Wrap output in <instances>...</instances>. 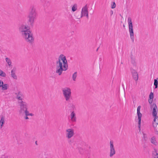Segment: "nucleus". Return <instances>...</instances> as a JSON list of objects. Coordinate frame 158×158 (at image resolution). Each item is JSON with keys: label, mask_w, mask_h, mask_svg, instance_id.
I'll return each mask as SVG.
<instances>
[{"label": "nucleus", "mask_w": 158, "mask_h": 158, "mask_svg": "<svg viewBox=\"0 0 158 158\" xmlns=\"http://www.w3.org/2000/svg\"><path fill=\"white\" fill-rule=\"evenodd\" d=\"M56 73L58 75H61L63 71H66L68 68L67 61L66 57L63 54L60 55L56 59Z\"/></svg>", "instance_id": "obj_1"}, {"label": "nucleus", "mask_w": 158, "mask_h": 158, "mask_svg": "<svg viewBox=\"0 0 158 158\" xmlns=\"http://www.w3.org/2000/svg\"><path fill=\"white\" fill-rule=\"evenodd\" d=\"M19 30L26 42L30 44H32L34 42V38L33 34L28 26L22 25L20 27Z\"/></svg>", "instance_id": "obj_2"}, {"label": "nucleus", "mask_w": 158, "mask_h": 158, "mask_svg": "<svg viewBox=\"0 0 158 158\" xmlns=\"http://www.w3.org/2000/svg\"><path fill=\"white\" fill-rule=\"evenodd\" d=\"M36 15L35 8L34 6L31 7L28 16V22L30 25H32L33 24Z\"/></svg>", "instance_id": "obj_3"}, {"label": "nucleus", "mask_w": 158, "mask_h": 158, "mask_svg": "<svg viewBox=\"0 0 158 158\" xmlns=\"http://www.w3.org/2000/svg\"><path fill=\"white\" fill-rule=\"evenodd\" d=\"M20 109L19 110V113L22 115L25 114L26 116L32 115L31 114H30L27 111V105L23 102H21L19 103Z\"/></svg>", "instance_id": "obj_4"}, {"label": "nucleus", "mask_w": 158, "mask_h": 158, "mask_svg": "<svg viewBox=\"0 0 158 158\" xmlns=\"http://www.w3.org/2000/svg\"><path fill=\"white\" fill-rule=\"evenodd\" d=\"M74 16L76 18L80 19L83 17H86L87 18L89 17L88 7L86 4L83 6L81 9L80 16H77L76 14H75Z\"/></svg>", "instance_id": "obj_5"}, {"label": "nucleus", "mask_w": 158, "mask_h": 158, "mask_svg": "<svg viewBox=\"0 0 158 158\" xmlns=\"http://www.w3.org/2000/svg\"><path fill=\"white\" fill-rule=\"evenodd\" d=\"M127 21L130 38L132 41L133 42L134 40V36L133 26L132 22L131 19V17H129L128 18Z\"/></svg>", "instance_id": "obj_6"}, {"label": "nucleus", "mask_w": 158, "mask_h": 158, "mask_svg": "<svg viewBox=\"0 0 158 158\" xmlns=\"http://www.w3.org/2000/svg\"><path fill=\"white\" fill-rule=\"evenodd\" d=\"M141 106H139L137 108V114L138 119V127L139 130H140L141 127V118L142 116V114L140 113V110L141 109Z\"/></svg>", "instance_id": "obj_7"}, {"label": "nucleus", "mask_w": 158, "mask_h": 158, "mask_svg": "<svg viewBox=\"0 0 158 158\" xmlns=\"http://www.w3.org/2000/svg\"><path fill=\"white\" fill-rule=\"evenodd\" d=\"M154 117V122L153 123V125L155 133L158 134V117L157 115L156 116H153Z\"/></svg>", "instance_id": "obj_8"}, {"label": "nucleus", "mask_w": 158, "mask_h": 158, "mask_svg": "<svg viewBox=\"0 0 158 158\" xmlns=\"http://www.w3.org/2000/svg\"><path fill=\"white\" fill-rule=\"evenodd\" d=\"M110 157H112L116 153L114 148V142L112 140H111L110 143Z\"/></svg>", "instance_id": "obj_9"}, {"label": "nucleus", "mask_w": 158, "mask_h": 158, "mask_svg": "<svg viewBox=\"0 0 158 158\" xmlns=\"http://www.w3.org/2000/svg\"><path fill=\"white\" fill-rule=\"evenodd\" d=\"M63 94L64 97L66 101L69 100V88L67 87L62 89Z\"/></svg>", "instance_id": "obj_10"}, {"label": "nucleus", "mask_w": 158, "mask_h": 158, "mask_svg": "<svg viewBox=\"0 0 158 158\" xmlns=\"http://www.w3.org/2000/svg\"><path fill=\"white\" fill-rule=\"evenodd\" d=\"M71 123L72 125H73V123L77 122V117L75 111H71L70 114Z\"/></svg>", "instance_id": "obj_11"}, {"label": "nucleus", "mask_w": 158, "mask_h": 158, "mask_svg": "<svg viewBox=\"0 0 158 158\" xmlns=\"http://www.w3.org/2000/svg\"><path fill=\"white\" fill-rule=\"evenodd\" d=\"M151 107L153 108L152 114L153 116H156L157 114V108L156 104L153 103L151 104Z\"/></svg>", "instance_id": "obj_12"}, {"label": "nucleus", "mask_w": 158, "mask_h": 158, "mask_svg": "<svg viewBox=\"0 0 158 158\" xmlns=\"http://www.w3.org/2000/svg\"><path fill=\"white\" fill-rule=\"evenodd\" d=\"M9 88V85L8 84H4L3 81L0 80V88L2 90H6Z\"/></svg>", "instance_id": "obj_13"}, {"label": "nucleus", "mask_w": 158, "mask_h": 158, "mask_svg": "<svg viewBox=\"0 0 158 158\" xmlns=\"http://www.w3.org/2000/svg\"><path fill=\"white\" fill-rule=\"evenodd\" d=\"M16 98L19 101V103H20L21 102H23L22 101V97L23 96L22 93L20 92H18L15 93Z\"/></svg>", "instance_id": "obj_14"}, {"label": "nucleus", "mask_w": 158, "mask_h": 158, "mask_svg": "<svg viewBox=\"0 0 158 158\" xmlns=\"http://www.w3.org/2000/svg\"><path fill=\"white\" fill-rule=\"evenodd\" d=\"M131 74L133 79L137 81L138 79V75L137 73L134 70L131 71Z\"/></svg>", "instance_id": "obj_15"}, {"label": "nucleus", "mask_w": 158, "mask_h": 158, "mask_svg": "<svg viewBox=\"0 0 158 158\" xmlns=\"http://www.w3.org/2000/svg\"><path fill=\"white\" fill-rule=\"evenodd\" d=\"M150 141L151 143L155 146H157L158 145V142L156 140V137L152 136L151 138Z\"/></svg>", "instance_id": "obj_16"}, {"label": "nucleus", "mask_w": 158, "mask_h": 158, "mask_svg": "<svg viewBox=\"0 0 158 158\" xmlns=\"http://www.w3.org/2000/svg\"><path fill=\"white\" fill-rule=\"evenodd\" d=\"M16 69L15 68H14L11 71V77L14 79H16L17 77L15 74V71Z\"/></svg>", "instance_id": "obj_17"}, {"label": "nucleus", "mask_w": 158, "mask_h": 158, "mask_svg": "<svg viewBox=\"0 0 158 158\" xmlns=\"http://www.w3.org/2000/svg\"><path fill=\"white\" fill-rule=\"evenodd\" d=\"M154 97L153 93L151 92L149 95V98L148 99V102L149 103L152 104L153 102V99Z\"/></svg>", "instance_id": "obj_18"}, {"label": "nucleus", "mask_w": 158, "mask_h": 158, "mask_svg": "<svg viewBox=\"0 0 158 158\" xmlns=\"http://www.w3.org/2000/svg\"><path fill=\"white\" fill-rule=\"evenodd\" d=\"M70 110H71V111H76V105L73 103H71L70 105Z\"/></svg>", "instance_id": "obj_19"}, {"label": "nucleus", "mask_w": 158, "mask_h": 158, "mask_svg": "<svg viewBox=\"0 0 158 158\" xmlns=\"http://www.w3.org/2000/svg\"><path fill=\"white\" fill-rule=\"evenodd\" d=\"M72 11L74 12L77 10V4H74L71 6Z\"/></svg>", "instance_id": "obj_20"}, {"label": "nucleus", "mask_w": 158, "mask_h": 158, "mask_svg": "<svg viewBox=\"0 0 158 158\" xmlns=\"http://www.w3.org/2000/svg\"><path fill=\"white\" fill-rule=\"evenodd\" d=\"M5 60L7 64L9 67H11L12 66L11 64L12 63L11 61L9 58L8 57H6L5 58Z\"/></svg>", "instance_id": "obj_21"}, {"label": "nucleus", "mask_w": 158, "mask_h": 158, "mask_svg": "<svg viewBox=\"0 0 158 158\" xmlns=\"http://www.w3.org/2000/svg\"><path fill=\"white\" fill-rule=\"evenodd\" d=\"M131 62L134 65H135L136 62L135 61V58L134 56L131 55Z\"/></svg>", "instance_id": "obj_22"}, {"label": "nucleus", "mask_w": 158, "mask_h": 158, "mask_svg": "<svg viewBox=\"0 0 158 158\" xmlns=\"http://www.w3.org/2000/svg\"><path fill=\"white\" fill-rule=\"evenodd\" d=\"M5 122V118L3 116H2L1 118V119L0 121V126L1 128H2L3 124Z\"/></svg>", "instance_id": "obj_23"}, {"label": "nucleus", "mask_w": 158, "mask_h": 158, "mask_svg": "<svg viewBox=\"0 0 158 158\" xmlns=\"http://www.w3.org/2000/svg\"><path fill=\"white\" fill-rule=\"evenodd\" d=\"M74 135V130L72 129H70V138Z\"/></svg>", "instance_id": "obj_24"}, {"label": "nucleus", "mask_w": 158, "mask_h": 158, "mask_svg": "<svg viewBox=\"0 0 158 158\" xmlns=\"http://www.w3.org/2000/svg\"><path fill=\"white\" fill-rule=\"evenodd\" d=\"M77 76V72L74 73L73 75L72 78L73 81H76V78Z\"/></svg>", "instance_id": "obj_25"}, {"label": "nucleus", "mask_w": 158, "mask_h": 158, "mask_svg": "<svg viewBox=\"0 0 158 158\" xmlns=\"http://www.w3.org/2000/svg\"><path fill=\"white\" fill-rule=\"evenodd\" d=\"M0 76L2 77H5L6 75L5 73L2 70H0Z\"/></svg>", "instance_id": "obj_26"}, {"label": "nucleus", "mask_w": 158, "mask_h": 158, "mask_svg": "<svg viewBox=\"0 0 158 158\" xmlns=\"http://www.w3.org/2000/svg\"><path fill=\"white\" fill-rule=\"evenodd\" d=\"M154 85L155 86V88H157L158 87V81L156 79L154 80Z\"/></svg>", "instance_id": "obj_27"}, {"label": "nucleus", "mask_w": 158, "mask_h": 158, "mask_svg": "<svg viewBox=\"0 0 158 158\" xmlns=\"http://www.w3.org/2000/svg\"><path fill=\"white\" fill-rule=\"evenodd\" d=\"M152 158H158V154L156 152L153 154Z\"/></svg>", "instance_id": "obj_28"}, {"label": "nucleus", "mask_w": 158, "mask_h": 158, "mask_svg": "<svg viewBox=\"0 0 158 158\" xmlns=\"http://www.w3.org/2000/svg\"><path fill=\"white\" fill-rule=\"evenodd\" d=\"M143 139L145 141H146L147 139V137L146 134L143 133Z\"/></svg>", "instance_id": "obj_29"}, {"label": "nucleus", "mask_w": 158, "mask_h": 158, "mask_svg": "<svg viewBox=\"0 0 158 158\" xmlns=\"http://www.w3.org/2000/svg\"><path fill=\"white\" fill-rule=\"evenodd\" d=\"M116 6V5L115 2H113V3H112V4L111 5V8L112 9H114L115 7Z\"/></svg>", "instance_id": "obj_30"}, {"label": "nucleus", "mask_w": 158, "mask_h": 158, "mask_svg": "<svg viewBox=\"0 0 158 158\" xmlns=\"http://www.w3.org/2000/svg\"><path fill=\"white\" fill-rule=\"evenodd\" d=\"M66 131L67 132V137L68 138H69V129H68L66 130Z\"/></svg>", "instance_id": "obj_31"}, {"label": "nucleus", "mask_w": 158, "mask_h": 158, "mask_svg": "<svg viewBox=\"0 0 158 158\" xmlns=\"http://www.w3.org/2000/svg\"><path fill=\"white\" fill-rule=\"evenodd\" d=\"M78 150H79V152H80V153H82V151L83 150L82 148H78Z\"/></svg>", "instance_id": "obj_32"}, {"label": "nucleus", "mask_w": 158, "mask_h": 158, "mask_svg": "<svg viewBox=\"0 0 158 158\" xmlns=\"http://www.w3.org/2000/svg\"><path fill=\"white\" fill-rule=\"evenodd\" d=\"M27 116H26L25 117V119H29L27 117Z\"/></svg>", "instance_id": "obj_33"}, {"label": "nucleus", "mask_w": 158, "mask_h": 158, "mask_svg": "<svg viewBox=\"0 0 158 158\" xmlns=\"http://www.w3.org/2000/svg\"><path fill=\"white\" fill-rule=\"evenodd\" d=\"M111 14H113V11L111 10Z\"/></svg>", "instance_id": "obj_34"}]
</instances>
